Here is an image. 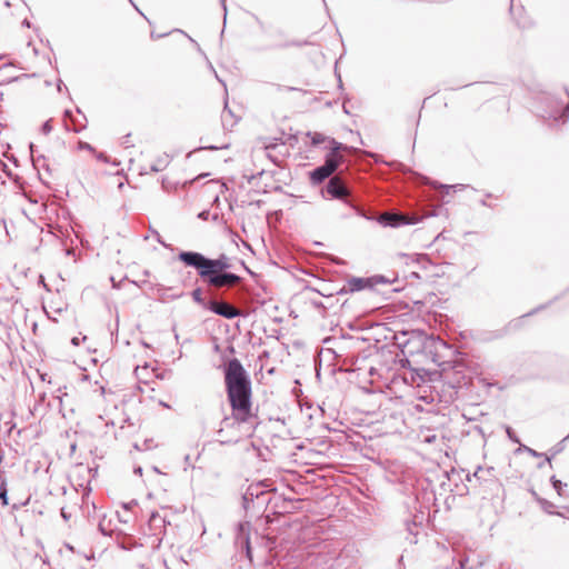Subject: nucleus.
Here are the masks:
<instances>
[{
	"mask_svg": "<svg viewBox=\"0 0 569 569\" xmlns=\"http://www.w3.org/2000/svg\"><path fill=\"white\" fill-rule=\"evenodd\" d=\"M506 433L512 442L520 443L519 438L516 436L515 431L510 427H506Z\"/></svg>",
	"mask_w": 569,
	"mask_h": 569,
	"instance_id": "obj_23",
	"label": "nucleus"
},
{
	"mask_svg": "<svg viewBox=\"0 0 569 569\" xmlns=\"http://www.w3.org/2000/svg\"><path fill=\"white\" fill-rule=\"evenodd\" d=\"M420 219L417 217H409L403 213H383L379 217V222L385 227L397 228L400 226L415 224Z\"/></svg>",
	"mask_w": 569,
	"mask_h": 569,
	"instance_id": "obj_5",
	"label": "nucleus"
},
{
	"mask_svg": "<svg viewBox=\"0 0 569 569\" xmlns=\"http://www.w3.org/2000/svg\"><path fill=\"white\" fill-rule=\"evenodd\" d=\"M552 486L555 490L558 492V495L561 496V489L565 486L560 480L556 479V477L551 478Z\"/></svg>",
	"mask_w": 569,
	"mask_h": 569,
	"instance_id": "obj_24",
	"label": "nucleus"
},
{
	"mask_svg": "<svg viewBox=\"0 0 569 569\" xmlns=\"http://www.w3.org/2000/svg\"><path fill=\"white\" fill-rule=\"evenodd\" d=\"M308 137L311 139V143L313 146H319L321 143L327 142L328 149H329V141L335 140L333 138L327 137L320 132H308Z\"/></svg>",
	"mask_w": 569,
	"mask_h": 569,
	"instance_id": "obj_14",
	"label": "nucleus"
},
{
	"mask_svg": "<svg viewBox=\"0 0 569 569\" xmlns=\"http://www.w3.org/2000/svg\"><path fill=\"white\" fill-rule=\"evenodd\" d=\"M191 296H192V299L194 300V302L199 303L203 308H207L208 302H206L204 299L202 298V289L201 288H196L192 291Z\"/></svg>",
	"mask_w": 569,
	"mask_h": 569,
	"instance_id": "obj_19",
	"label": "nucleus"
},
{
	"mask_svg": "<svg viewBox=\"0 0 569 569\" xmlns=\"http://www.w3.org/2000/svg\"><path fill=\"white\" fill-rule=\"evenodd\" d=\"M332 172L328 170V168L325 164H322L311 171L310 179L313 184H319L323 182L327 178H329Z\"/></svg>",
	"mask_w": 569,
	"mask_h": 569,
	"instance_id": "obj_12",
	"label": "nucleus"
},
{
	"mask_svg": "<svg viewBox=\"0 0 569 569\" xmlns=\"http://www.w3.org/2000/svg\"><path fill=\"white\" fill-rule=\"evenodd\" d=\"M41 131L43 134H49L52 131L51 120H47L42 127Z\"/></svg>",
	"mask_w": 569,
	"mask_h": 569,
	"instance_id": "obj_26",
	"label": "nucleus"
},
{
	"mask_svg": "<svg viewBox=\"0 0 569 569\" xmlns=\"http://www.w3.org/2000/svg\"><path fill=\"white\" fill-rule=\"evenodd\" d=\"M71 342H72V345H74V346H79V343H80V342H79V339H78V338H76V337H74V338H72Z\"/></svg>",
	"mask_w": 569,
	"mask_h": 569,
	"instance_id": "obj_32",
	"label": "nucleus"
},
{
	"mask_svg": "<svg viewBox=\"0 0 569 569\" xmlns=\"http://www.w3.org/2000/svg\"><path fill=\"white\" fill-rule=\"evenodd\" d=\"M249 532H250V523L249 522L239 523L238 532L236 536V545L239 548H241L242 550H244L247 558L250 561H252Z\"/></svg>",
	"mask_w": 569,
	"mask_h": 569,
	"instance_id": "obj_10",
	"label": "nucleus"
},
{
	"mask_svg": "<svg viewBox=\"0 0 569 569\" xmlns=\"http://www.w3.org/2000/svg\"><path fill=\"white\" fill-rule=\"evenodd\" d=\"M31 149V156H32V162L33 166L37 169H44L47 172L50 173V168L48 163V159L44 156H34L33 146H30Z\"/></svg>",
	"mask_w": 569,
	"mask_h": 569,
	"instance_id": "obj_13",
	"label": "nucleus"
},
{
	"mask_svg": "<svg viewBox=\"0 0 569 569\" xmlns=\"http://www.w3.org/2000/svg\"><path fill=\"white\" fill-rule=\"evenodd\" d=\"M27 502H22V503H13L12 505V509L13 510H18L21 506H24Z\"/></svg>",
	"mask_w": 569,
	"mask_h": 569,
	"instance_id": "obj_30",
	"label": "nucleus"
},
{
	"mask_svg": "<svg viewBox=\"0 0 569 569\" xmlns=\"http://www.w3.org/2000/svg\"><path fill=\"white\" fill-rule=\"evenodd\" d=\"M23 24H24V26H27V27H30V23H29V21H28V20H24V21H23Z\"/></svg>",
	"mask_w": 569,
	"mask_h": 569,
	"instance_id": "obj_33",
	"label": "nucleus"
},
{
	"mask_svg": "<svg viewBox=\"0 0 569 569\" xmlns=\"http://www.w3.org/2000/svg\"><path fill=\"white\" fill-rule=\"evenodd\" d=\"M134 473L141 476L142 475V468L141 467L134 468Z\"/></svg>",
	"mask_w": 569,
	"mask_h": 569,
	"instance_id": "obj_31",
	"label": "nucleus"
},
{
	"mask_svg": "<svg viewBox=\"0 0 569 569\" xmlns=\"http://www.w3.org/2000/svg\"><path fill=\"white\" fill-rule=\"evenodd\" d=\"M448 558L451 560V565H446L443 569H475L476 567L482 566L481 560H472V563L469 566V562L471 561L470 556L462 557L458 560L459 566L457 567L455 565V557L447 551Z\"/></svg>",
	"mask_w": 569,
	"mask_h": 569,
	"instance_id": "obj_11",
	"label": "nucleus"
},
{
	"mask_svg": "<svg viewBox=\"0 0 569 569\" xmlns=\"http://www.w3.org/2000/svg\"><path fill=\"white\" fill-rule=\"evenodd\" d=\"M492 470H493L492 468L483 469L481 467H478V469L473 473V477H476L478 479H486L485 473L490 475Z\"/></svg>",
	"mask_w": 569,
	"mask_h": 569,
	"instance_id": "obj_21",
	"label": "nucleus"
},
{
	"mask_svg": "<svg viewBox=\"0 0 569 569\" xmlns=\"http://www.w3.org/2000/svg\"><path fill=\"white\" fill-rule=\"evenodd\" d=\"M168 163H169V160H168V157L166 156L163 158L158 159L156 162H153L150 166V170L153 171V172H160L163 169H166Z\"/></svg>",
	"mask_w": 569,
	"mask_h": 569,
	"instance_id": "obj_16",
	"label": "nucleus"
},
{
	"mask_svg": "<svg viewBox=\"0 0 569 569\" xmlns=\"http://www.w3.org/2000/svg\"><path fill=\"white\" fill-rule=\"evenodd\" d=\"M149 523L151 527L164 526L166 519L161 517L158 512H153L149 519Z\"/></svg>",
	"mask_w": 569,
	"mask_h": 569,
	"instance_id": "obj_20",
	"label": "nucleus"
},
{
	"mask_svg": "<svg viewBox=\"0 0 569 569\" xmlns=\"http://www.w3.org/2000/svg\"><path fill=\"white\" fill-rule=\"evenodd\" d=\"M264 496H266V490H264V486L262 482L250 485L242 496L244 509H249L250 503H253L254 500H258L261 503H264V501H266Z\"/></svg>",
	"mask_w": 569,
	"mask_h": 569,
	"instance_id": "obj_8",
	"label": "nucleus"
},
{
	"mask_svg": "<svg viewBox=\"0 0 569 569\" xmlns=\"http://www.w3.org/2000/svg\"><path fill=\"white\" fill-rule=\"evenodd\" d=\"M209 287H233L241 281V277L232 272H217L210 276H199Z\"/></svg>",
	"mask_w": 569,
	"mask_h": 569,
	"instance_id": "obj_3",
	"label": "nucleus"
},
{
	"mask_svg": "<svg viewBox=\"0 0 569 569\" xmlns=\"http://www.w3.org/2000/svg\"><path fill=\"white\" fill-rule=\"evenodd\" d=\"M0 500H1L2 506L9 505L8 489H7V483H6L4 479H1V482H0Z\"/></svg>",
	"mask_w": 569,
	"mask_h": 569,
	"instance_id": "obj_18",
	"label": "nucleus"
},
{
	"mask_svg": "<svg viewBox=\"0 0 569 569\" xmlns=\"http://www.w3.org/2000/svg\"><path fill=\"white\" fill-rule=\"evenodd\" d=\"M207 309L226 319H233L241 316V311L238 308L226 301L210 300L207 303Z\"/></svg>",
	"mask_w": 569,
	"mask_h": 569,
	"instance_id": "obj_6",
	"label": "nucleus"
},
{
	"mask_svg": "<svg viewBox=\"0 0 569 569\" xmlns=\"http://www.w3.org/2000/svg\"><path fill=\"white\" fill-rule=\"evenodd\" d=\"M98 528H99V531H100L102 535H104V536H111L112 530H111V529H108V528L104 526V521H103V520H101V521L99 522Z\"/></svg>",
	"mask_w": 569,
	"mask_h": 569,
	"instance_id": "obj_25",
	"label": "nucleus"
},
{
	"mask_svg": "<svg viewBox=\"0 0 569 569\" xmlns=\"http://www.w3.org/2000/svg\"><path fill=\"white\" fill-rule=\"evenodd\" d=\"M382 277L379 278H350L342 287V292H357L366 288H372L375 283L382 281Z\"/></svg>",
	"mask_w": 569,
	"mask_h": 569,
	"instance_id": "obj_7",
	"label": "nucleus"
},
{
	"mask_svg": "<svg viewBox=\"0 0 569 569\" xmlns=\"http://www.w3.org/2000/svg\"><path fill=\"white\" fill-rule=\"evenodd\" d=\"M78 146H79L80 150H88V151L94 150L93 147L91 144H89L88 142L80 141Z\"/></svg>",
	"mask_w": 569,
	"mask_h": 569,
	"instance_id": "obj_27",
	"label": "nucleus"
},
{
	"mask_svg": "<svg viewBox=\"0 0 569 569\" xmlns=\"http://www.w3.org/2000/svg\"><path fill=\"white\" fill-rule=\"evenodd\" d=\"M310 44L307 40H292L289 42H286L282 47H303Z\"/></svg>",
	"mask_w": 569,
	"mask_h": 569,
	"instance_id": "obj_22",
	"label": "nucleus"
},
{
	"mask_svg": "<svg viewBox=\"0 0 569 569\" xmlns=\"http://www.w3.org/2000/svg\"><path fill=\"white\" fill-rule=\"evenodd\" d=\"M178 259L187 267H192L198 271L199 276H210V273L227 272L230 268L229 259L221 254L217 259H210L200 252L181 251Z\"/></svg>",
	"mask_w": 569,
	"mask_h": 569,
	"instance_id": "obj_2",
	"label": "nucleus"
},
{
	"mask_svg": "<svg viewBox=\"0 0 569 569\" xmlns=\"http://www.w3.org/2000/svg\"><path fill=\"white\" fill-rule=\"evenodd\" d=\"M278 147H281V148H286L284 143H280V144H277V143H270V144H267L266 146V150H267V154L268 157L272 160V162H274L276 164H279L280 163V160L278 159V156L273 154V151L278 148Z\"/></svg>",
	"mask_w": 569,
	"mask_h": 569,
	"instance_id": "obj_15",
	"label": "nucleus"
},
{
	"mask_svg": "<svg viewBox=\"0 0 569 569\" xmlns=\"http://www.w3.org/2000/svg\"><path fill=\"white\" fill-rule=\"evenodd\" d=\"M263 569H297L293 566H290L288 563H282L281 561H270L267 562L263 567Z\"/></svg>",
	"mask_w": 569,
	"mask_h": 569,
	"instance_id": "obj_17",
	"label": "nucleus"
},
{
	"mask_svg": "<svg viewBox=\"0 0 569 569\" xmlns=\"http://www.w3.org/2000/svg\"><path fill=\"white\" fill-rule=\"evenodd\" d=\"M222 147H217V146H206V147H201L199 148V150L201 149H206V150H218V149H221Z\"/></svg>",
	"mask_w": 569,
	"mask_h": 569,
	"instance_id": "obj_28",
	"label": "nucleus"
},
{
	"mask_svg": "<svg viewBox=\"0 0 569 569\" xmlns=\"http://www.w3.org/2000/svg\"><path fill=\"white\" fill-rule=\"evenodd\" d=\"M327 192L335 199H345L349 194V190L339 176H333L329 179L326 186Z\"/></svg>",
	"mask_w": 569,
	"mask_h": 569,
	"instance_id": "obj_9",
	"label": "nucleus"
},
{
	"mask_svg": "<svg viewBox=\"0 0 569 569\" xmlns=\"http://www.w3.org/2000/svg\"><path fill=\"white\" fill-rule=\"evenodd\" d=\"M227 395L233 417L239 422L251 418V381L241 362L233 358L224 370Z\"/></svg>",
	"mask_w": 569,
	"mask_h": 569,
	"instance_id": "obj_1",
	"label": "nucleus"
},
{
	"mask_svg": "<svg viewBox=\"0 0 569 569\" xmlns=\"http://www.w3.org/2000/svg\"><path fill=\"white\" fill-rule=\"evenodd\" d=\"M349 148L337 140L329 141V153L326 156L325 166L332 173L338 169V167L343 162V156L340 153L342 150H348Z\"/></svg>",
	"mask_w": 569,
	"mask_h": 569,
	"instance_id": "obj_4",
	"label": "nucleus"
},
{
	"mask_svg": "<svg viewBox=\"0 0 569 569\" xmlns=\"http://www.w3.org/2000/svg\"><path fill=\"white\" fill-rule=\"evenodd\" d=\"M525 449H526L530 455H532V456H535V457H538V456H539V453H538L537 451H535L533 449H531V448L525 447Z\"/></svg>",
	"mask_w": 569,
	"mask_h": 569,
	"instance_id": "obj_29",
	"label": "nucleus"
}]
</instances>
